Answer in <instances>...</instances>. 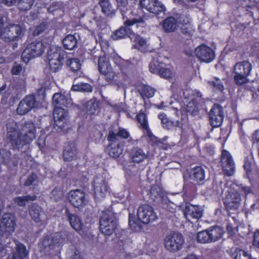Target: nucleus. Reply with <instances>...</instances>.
Masks as SVG:
<instances>
[{
  "label": "nucleus",
  "mask_w": 259,
  "mask_h": 259,
  "mask_svg": "<svg viewBox=\"0 0 259 259\" xmlns=\"http://www.w3.org/2000/svg\"><path fill=\"white\" fill-rule=\"evenodd\" d=\"M7 130L8 137L11 144L16 147L28 143L35 138V127L32 122L23 125L21 133L17 130V125L15 122L8 124Z\"/></svg>",
  "instance_id": "f257e3e1"
},
{
  "label": "nucleus",
  "mask_w": 259,
  "mask_h": 259,
  "mask_svg": "<svg viewBox=\"0 0 259 259\" xmlns=\"http://www.w3.org/2000/svg\"><path fill=\"white\" fill-rule=\"evenodd\" d=\"M22 33V28L18 24L9 23L8 18L0 14V38L6 42L17 40Z\"/></svg>",
  "instance_id": "f03ea898"
},
{
  "label": "nucleus",
  "mask_w": 259,
  "mask_h": 259,
  "mask_svg": "<svg viewBox=\"0 0 259 259\" xmlns=\"http://www.w3.org/2000/svg\"><path fill=\"white\" fill-rule=\"evenodd\" d=\"M252 69L251 64L248 61L237 63L234 67V79L238 85H243L249 82L248 76Z\"/></svg>",
  "instance_id": "7ed1b4c3"
},
{
  "label": "nucleus",
  "mask_w": 259,
  "mask_h": 259,
  "mask_svg": "<svg viewBox=\"0 0 259 259\" xmlns=\"http://www.w3.org/2000/svg\"><path fill=\"white\" fill-rule=\"evenodd\" d=\"M45 46L41 41L35 40L29 44L23 51L21 58L27 63L30 60L41 56L44 53Z\"/></svg>",
  "instance_id": "20e7f679"
},
{
  "label": "nucleus",
  "mask_w": 259,
  "mask_h": 259,
  "mask_svg": "<svg viewBox=\"0 0 259 259\" xmlns=\"http://www.w3.org/2000/svg\"><path fill=\"white\" fill-rule=\"evenodd\" d=\"M117 227V220L111 211L103 212L100 221V229L105 235H110Z\"/></svg>",
  "instance_id": "39448f33"
},
{
  "label": "nucleus",
  "mask_w": 259,
  "mask_h": 259,
  "mask_svg": "<svg viewBox=\"0 0 259 259\" xmlns=\"http://www.w3.org/2000/svg\"><path fill=\"white\" fill-rule=\"evenodd\" d=\"M16 226L15 215L11 213L4 214L0 222V236L9 237L14 232Z\"/></svg>",
  "instance_id": "423d86ee"
},
{
  "label": "nucleus",
  "mask_w": 259,
  "mask_h": 259,
  "mask_svg": "<svg viewBox=\"0 0 259 259\" xmlns=\"http://www.w3.org/2000/svg\"><path fill=\"white\" fill-rule=\"evenodd\" d=\"M184 242V237L181 234L173 233L165 236L164 245L168 251L176 252L183 248Z\"/></svg>",
  "instance_id": "0eeeda50"
},
{
  "label": "nucleus",
  "mask_w": 259,
  "mask_h": 259,
  "mask_svg": "<svg viewBox=\"0 0 259 259\" xmlns=\"http://www.w3.org/2000/svg\"><path fill=\"white\" fill-rule=\"evenodd\" d=\"M98 69L108 82L112 81L118 73L111 67L109 60L105 56H101L98 59Z\"/></svg>",
  "instance_id": "6e6552de"
},
{
  "label": "nucleus",
  "mask_w": 259,
  "mask_h": 259,
  "mask_svg": "<svg viewBox=\"0 0 259 259\" xmlns=\"http://www.w3.org/2000/svg\"><path fill=\"white\" fill-rule=\"evenodd\" d=\"M93 187L95 198L99 200L104 198L110 190L108 183L104 178L101 177L95 178Z\"/></svg>",
  "instance_id": "1a4fd4ad"
},
{
  "label": "nucleus",
  "mask_w": 259,
  "mask_h": 259,
  "mask_svg": "<svg viewBox=\"0 0 259 259\" xmlns=\"http://www.w3.org/2000/svg\"><path fill=\"white\" fill-rule=\"evenodd\" d=\"M186 219L189 221L193 223L201 218L203 215V209L198 205L186 204L183 210Z\"/></svg>",
  "instance_id": "9d476101"
},
{
  "label": "nucleus",
  "mask_w": 259,
  "mask_h": 259,
  "mask_svg": "<svg viewBox=\"0 0 259 259\" xmlns=\"http://www.w3.org/2000/svg\"><path fill=\"white\" fill-rule=\"evenodd\" d=\"M137 215L141 222L148 224L156 219V215L153 208L149 205L140 206L137 211Z\"/></svg>",
  "instance_id": "9b49d317"
},
{
  "label": "nucleus",
  "mask_w": 259,
  "mask_h": 259,
  "mask_svg": "<svg viewBox=\"0 0 259 259\" xmlns=\"http://www.w3.org/2000/svg\"><path fill=\"white\" fill-rule=\"evenodd\" d=\"M36 106V102L34 96L29 95L25 96L19 103L16 109L19 115H25Z\"/></svg>",
  "instance_id": "f8f14e48"
},
{
  "label": "nucleus",
  "mask_w": 259,
  "mask_h": 259,
  "mask_svg": "<svg viewBox=\"0 0 259 259\" xmlns=\"http://www.w3.org/2000/svg\"><path fill=\"white\" fill-rule=\"evenodd\" d=\"M141 7L150 13L158 14L166 10L164 6L158 0H140Z\"/></svg>",
  "instance_id": "ddd939ff"
},
{
  "label": "nucleus",
  "mask_w": 259,
  "mask_h": 259,
  "mask_svg": "<svg viewBox=\"0 0 259 259\" xmlns=\"http://www.w3.org/2000/svg\"><path fill=\"white\" fill-rule=\"evenodd\" d=\"M221 163L225 173L228 176H232L235 172V163L230 153L223 150L221 155Z\"/></svg>",
  "instance_id": "4468645a"
},
{
  "label": "nucleus",
  "mask_w": 259,
  "mask_h": 259,
  "mask_svg": "<svg viewBox=\"0 0 259 259\" xmlns=\"http://www.w3.org/2000/svg\"><path fill=\"white\" fill-rule=\"evenodd\" d=\"M196 57L201 61L210 62L214 58V54L212 50L206 45L197 47L194 51Z\"/></svg>",
  "instance_id": "2eb2a0df"
},
{
  "label": "nucleus",
  "mask_w": 259,
  "mask_h": 259,
  "mask_svg": "<svg viewBox=\"0 0 259 259\" xmlns=\"http://www.w3.org/2000/svg\"><path fill=\"white\" fill-rule=\"evenodd\" d=\"M69 202L74 207L79 208L86 203L84 193L80 190L71 191L67 194Z\"/></svg>",
  "instance_id": "dca6fc26"
},
{
  "label": "nucleus",
  "mask_w": 259,
  "mask_h": 259,
  "mask_svg": "<svg viewBox=\"0 0 259 259\" xmlns=\"http://www.w3.org/2000/svg\"><path fill=\"white\" fill-rule=\"evenodd\" d=\"M209 116L210 123L212 126H220L224 117L222 108L219 105H214L210 110Z\"/></svg>",
  "instance_id": "f3484780"
},
{
  "label": "nucleus",
  "mask_w": 259,
  "mask_h": 259,
  "mask_svg": "<svg viewBox=\"0 0 259 259\" xmlns=\"http://www.w3.org/2000/svg\"><path fill=\"white\" fill-rule=\"evenodd\" d=\"M53 116L56 125L64 128L68 120L67 111L62 107H55Z\"/></svg>",
  "instance_id": "a211bd4d"
},
{
  "label": "nucleus",
  "mask_w": 259,
  "mask_h": 259,
  "mask_svg": "<svg viewBox=\"0 0 259 259\" xmlns=\"http://www.w3.org/2000/svg\"><path fill=\"white\" fill-rule=\"evenodd\" d=\"M131 40L134 43L133 48L145 53L150 51V45L147 44V41L141 36L135 33L130 35Z\"/></svg>",
  "instance_id": "6ab92c4d"
},
{
  "label": "nucleus",
  "mask_w": 259,
  "mask_h": 259,
  "mask_svg": "<svg viewBox=\"0 0 259 259\" xmlns=\"http://www.w3.org/2000/svg\"><path fill=\"white\" fill-rule=\"evenodd\" d=\"M240 195L237 191L229 192L224 198L225 204L230 209H237L240 205Z\"/></svg>",
  "instance_id": "aec40b11"
},
{
  "label": "nucleus",
  "mask_w": 259,
  "mask_h": 259,
  "mask_svg": "<svg viewBox=\"0 0 259 259\" xmlns=\"http://www.w3.org/2000/svg\"><path fill=\"white\" fill-rule=\"evenodd\" d=\"M201 100V94L199 92L196 93V98L194 95L190 99H185L184 101V104L186 105L185 108L187 112L191 113L192 114L195 115L198 111V103Z\"/></svg>",
  "instance_id": "412c9836"
},
{
  "label": "nucleus",
  "mask_w": 259,
  "mask_h": 259,
  "mask_svg": "<svg viewBox=\"0 0 259 259\" xmlns=\"http://www.w3.org/2000/svg\"><path fill=\"white\" fill-rule=\"evenodd\" d=\"M65 213L67 215L68 220L72 229L77 232L81 231L83 227V223L77 215L71 213L68 208L65 209Z\"/></svg>",
  "instance_id": "4be33fe9"
},
{
  "label": "nucleus",
  "mask_w": 259,
  "mask_h": 259,
  "mask_svg": "<svg viewBox=\"0 0 259 259\" xmlns=\"http://www.w3.org/2000/svg\"><path fill=\"white\" fill-rule=\"evenodd\" d=\"M65 53L60 48L51 46L48 52V62L55 60H64Z\"/></svg>",
  "instance_id": "5701e85b"
},
{
  "label": "nucleus",
  "mask_w": 259,
  "mask_h": 259,
  "mask_svg": "<svg viewBox=\"0 0 259 259\" xmlns=\"http://www.w3.org/2000/svg\"><path fill=\"white\" fill-rule=\"evenodd\" d=\"M99 102L94 99L85 102L82 107V110L87 115H95L98 111Z\"/></svg>",
  "instance_id": "b1692460"
},
{
  "label": "nucleus",
  "mask_w": 259,
  "mask_h": 259,
  "mask_svg": "<svg viewBox=\"0 0 259 259\" xmlns=\"http://www.w3.org/2000/svg\"><path fill=\"white\" fill-rule=\"evenodd\" d=\"M178 22L176 18L169 17L162 22V27L165 32L170 33L175 31L178 27Z\"/></svg>",
  "instance_id": "393cba45"
},
{
  "label": "nucleus",
  "mask_w": 259,
  "mask_h": 259,
  "mask_svg": "<svg viewBox=\"0 0 259 259\" xmlns=\"http://www.w3.org/2000/svg\"><path fill=\"white\" fill-rule=\"evenodd\" d=\"M15 250L14 252L9 255L8 259H24L28 254L25 246L22 244H17Z\"/></svg>",
  "instance_id": "a878e982"
},
{
  "label": "nucleus",
  "mask_w": 259,
  "mask_h": 259,
  "mask_svg": "<svg viewBox=\"0 0 259 259\" xmlns=\"http://www.w3.org/2000/svg\"><path fill=\"white\" fill-rule=\"evenodd\" d=\"M211 242L217 241L223 237L224 231L219 226H215L209 228L207 229Z\"/></svg>",
  "instance_id": "bb28decb"
},
{
  "label": "nucleus",
  "mask_w": 259,
  "mask_h": 259,
  "mask_svg": "<svg viewBox=\"0 0 259 259\" xmlns=\"http://www.w3.org/2000/svg\"><path fill=\"white\" fill-rule=\"evenodd\" d=\"M204 170L201 167H196L192 170L190 178L196 183L203 182L205 179Z\"/></svg>",
  "instance_id": "cd10ccee"
},
{
  "label": "nucleus",
  "mask_w": 259,
  "mask_h": 259,
  "mask_svg": "<svg viewBox=\"0 0 259 259\" xmlns=\"http://www.w3.org/2000/svg\"><path fill=\"white\" fill-rule=\"evenodd\" d=\"M153 65H154L153 63H151L149 65V69L151 72L158 74L160 76L165 78H169L172 76L173 72L169 68L164 67H161L160 69L153 68Z\"/></svg>",
  "instance_id": "c85d7f7f"
},
{
  "label": "nucleus",
  "mask_w": 259,
  "mask_h": 259,
  "mask_svg": "<svg viewBox=\"0 0 259 259\" xmlns=\"http://www.w3.org/2000/svg\"><path fill=\"white\" fill-rule=\"evenodd\" d=\"M76 151L74 144H66L63 152L64 159L66 161H71L76 156Z\"/></svg>",
  "instance_id": "c756f323"
},
{
  "label": "nucleus",
  "mask_w": 259,
  "mask_h": 259,
  "mask_svg": "<svg viewBox=\"0 0 259 259\" xmlns=\"http://www.w3.org/2000/svg\"><path fill=\"white\" fill-rule=\"evenodd\" d=\"M30 215L35 222L39 223L42 220L44 212L40 206L33 205L30 209Z\"/></svg>",
  "instance_id": "7c9ffc66"
},
{
  "label": "nucleus",
  "mask_w": 259,
  "mask_h": 259,
  "mask_svg": "<svg viewBox=\"0 0 259 259\" xmlns=\"http://www.w3.org/2000/svg\"><path fill=\"white\" fill-rule=\"evenodd\" d=\"M99 5L101 8L102 13L109 16L115 14V11L113 8L109 0H100Z\"/></svg>",
  "instance_id": "2f4dec72"
},
{
  "label": "nucleus",
  "mask_w": 259,
  "mask_h": 259,
  "mask_svg": "<svg viewBox=\"0 0 259 259\" xmlns=\"http://www.w3.org/2000/svg\"><path fill=\"white\" fill-rule=\"evenodd\" d=\"M131 157L133 162L140 163L145 160L147 155L142 149L135 148L132 150Z\"/></svg>",
  "instance_id": "473e14b6"
},
{
  "label": "nucleus",
  "mask_w": 259,
  "mask_h": 259,
  "mask_svg": "<svg viewBox=\"0 0 259 259\" xmlns=\"http://www.w3.org/2000/svg\"><path fill=\"white\" fill-rule=\"evenodd\" d=\"M138 91L144 99L152 97L156 91L155 89L147 85L141 86Z\"/></svg>",
  "instance_id": "72a5a7b5"
},
{
  "label": "nucleus",
  "mask_w": 259,
  "mask_h": 259,
  "mask_svg": "<svg viewBox=\"0 0 259 259\" xmlns=\"http://www.w3.org/2000/svg\"><path fill=\"white\" fill-rule=\"evenodd\" d=\"M63 44L66 49L71 50L77 45V39L74 35H67L63 40Z\"/></svg>",
  "instance_id": "f704fd0d"
},
{
  "label": "nucleus",
  "mask_w": 259,
  "mask_h": 259,
  "mask_svg": "<svg viewBox=\"0 0 259 259\" xmlns=\"http://www.w3.org/2000/svg\"><path fill=\"white\" fill-rule=\"evenodd\" d=\"M36 196L26 195L22 196H17L14 198V202L19 206H24L26 203L29 201H32L35 200Z\"/></svg>",
  "instance_id": "c9c22d12"
},
{
  "label": "nucleus",
  "mask_w": 259,
  "mask_h": 259,
  "mask_svg": "<svg viewBox=\"0 0 259 259\" xmlns=\"http://www.w3.org/2000/svg\"><path fill=\"white\" fill-rule=\"evenodd\" d=\"M53 102L55 107L67 106V99L64 95L56 93L53 96Z\"/></svg>",
  "instance_id": "e433bc0d"
},
{
  "label": "nucleus",
  "mask_w": 259,
  "mask_h": 259,
  "mask_svg": "<svg viewBox=\"0 0 259 259\" xmlns=\"http://www.w3.org/2000/svg\"><path fill=\"white\" fill-rule=\"evenodd\" d=\"M159 118L161 120L163 127L168 130L171 129L175 126H177L179 124V122L175 123L173 121H170L167 118L166 115L163 113L159 114Z\"/></svg>",
  "instance_id": "4c0bfd02"
},
{
  "label": "nucleus",
  "mask_w": 259,
  "mask_h": 259,
  "mask_svg": "<svg viewBox=\"0 0 259 259\" xmlns=\"http://www.w3.org/2000/svg\"><path fill=\"white\" fill-rule=\"evenodd\" d=\"M207 230L199 232L197 234L196 239L198 242L205 244L211 243Z\"/></svg>",
  "instance_id": "58836bf2"
},
{
  "label": "nucleus",
  "mask_w": 259,
  "mask_h": 259,
  "mask_svg": "<svg viewBox=\"0 0 259 259\" xmlns=\"http://www.w3.org/2000/svg\"><path fill=\"white\" fill-rule=\"evenodd\" d=\"M35 0H18V7L21 11H27L31 9Z\"/></svg>",
  "instance_id": "ea45409f"
},
{
  "label": "nucleus",
  "mask_w": 259,
  "mask_h": 259,
  "mask_svg": "<svg viewBox=\"0 0 259 259\" xmlns=\"http://www.w3.org/2000/svg\"><path fill=\"white\" fill-rule=\"evenodd\" d=\"M138 122L140 123L141 127L145 130L148 134L150 132V130L148 124L147 117L143 112H140L137 116Z\"/></svg>",
  "instance_id": "a19ab883"
},
{
  "label": "nucleus",
  "mask_w": 259,
  "mask_h": 259,
  "mask_svg": "<svg viewBox=\"0 0 259 259\" xmlns=\"http://www.w3.org/2000/svg\"><path fill=\"white\" fill-rule=\"evenodd\" d=\"M38 184L39 179L37 175L33 173L27 177L24 185L26 187L32 186L34 188L35 186H37Z\"/></svg>",
  "instance_id": "79ce46f5"
},
{
  "label": "nucleus",
  "mask_w": 259,
  "mask_h": 259,
  "mask_svg": "<svg viewBox=\"0 0 259 259\" xmlns=\"http://www.w3.org/2000/svg\"><path fill=\"white\" fill-rule=\"evenodd\" d=\"M53 241L54 248L59 247L60 245L64 243L65 239L60 233H57L51 237Z\"/></svg>",
  "instance_id": "37998d69"
},
{
  "label": "nucleus",
  "mask_w": 259,
  "mask_h": 259,
  "mask_svg": "<svg viewBox=\"0 0 259 259\" xmlns=\"http://www.w3.org/2000/svg\"><path fill=\"white\" fill-rule=\"evenodd\" d=\"M233 256L234 259H250L249 254L242 249H236Z\"/></svg>",
  "instance_id": "c03bdc74"
},
{
  "label": "nucleus",
  "mask_w": 259,
  "mask_h": 259,
  "mask_svg": "<svg viewBox=\"0 0 259 259\" xmlns=\"http://www.w3.org/2000/svg\"><path fill=\"white\" fill-rule=\"evenodd\" d=\"M209 85L215 90L222 91L224 90V85L219 78H214L213 79L208 81Z\"/></svg>",
  "instance_id": "a18cd8bd"
},
{
  "label": "nucleus",
  "mask_w": 259,
  "mask_h": 259,
  "mask_svg": "<svg viewBox=\"0 0 259 259\" xmlns=\"http://www.w3.org/2000/svg\"><path fill=\"white\" fill-rule=\"evenodd\" d=\"M128 220L129 225L131 228L134 230H137V229L140 228L141 221L139 219L137 220L132 214L130 213Z\"/></svg>",
  "instance_id": "49530a36"
},
{
  "label": "nucleus",
  "mask_w": 259,
  "mask_h": 259,
  "mask_svg": "<svg viewBox=\"0 0 259 259\" xmlns=\"http://www.w3.org/2000/svg\"><path fill=\"white\" fill-rule=\"evenodd\" d=\"M67 64L70 68V69L73 71L78 70L81 66L79 60L76 58L69 59L67 61Z\"/></svg>",
  "instance_id": "de8ad7c7"
},
{
  "label": "nucleus",
  "mask_w": 259,
  "mask_h": 259,
  "mask_svg": "<svg viewBox=\"0 0 259 259\" xmlns=\"http://www.w3.org/2000/svg\"><path fill=\"white\" fill-rule=\"evenodd\" d=\"M122 151L123 150L120 145L118 144L116 146L111 147L110 149L109 155L113 158H117L122 154Z\"/></svg>",
  "instance_id": "09e8293b"
},
{
  "label": "nucleus",
  "mask_w": 259,
  "mask_h": 259,
  "mask_svg": "<svg viewBox=\"0 0 259 259\" xmlns=\"http://www.w3.org/2000/svg\"><path fill=\"white\" fill-rule=\"evenodd\" d=\"M126 34V30L123 27H120L119 29L115 31L111 35L113 39L116 40L123 38Z\"/></svg>",
  "instance_id": "8fccbe9b"
},
{
  "label": "nucleus",
  "mask_w": 259,
  "mask_h": 259,
  "mask_svg": "<svg viewBox=\"0 0 259 259\" xmlns=\"http://www.w3.org/2000/svg\"><path fill=\"white\" fill-rule=\"evenodd\" d=\"M63 60H59L49 62L51 70L54 72H56L61 69L62 66Z\"/></svg>",
  "instance_id": "3c124183"
},
{
  "label": "nucleus",
  "mask_w": 259,
  "mask_h": 259,
  "mask_svg": "<svg viewBox=\"0 0 259 259\" xmlns=\"http://www.w3.org/2000/svg\"><path fill=\"white\" fill-rule=\"evenodd\" d=\"M144 24V19L143 17H139L138 18H134L132 20H127L124 22L126 26H130L134 24Z\"/></svg>",
  "instance_id": "603ef678"
},
{
  "label": "nucleus",
  "mask_w": 259,
  "mask_h": 259,
  "mask_svg": "<svg viewBox=\"0 0 259 259\" xmlns=\"http://www.w3.org/2000/svg\"><path fill=\"white\" fill-rule=\"evenodd\" d=\"M162 193V190L158 186L155 185L151 187L150 190V195L151 196L157 198L158 196H161Z\"/></svg>",
  "instance_id": "864d4df0"
},
{
  "label": "nucleus",
  "mask_w": 259,
  "mask_h": 259,
  "mask_svg": "<svg viewBox=\"0 0 259 259\" xmlns=\"http://www.w3.org/2000/svg\"><path fill=\"white\" fill-rule=\"evenodd\" d=\"M10 153L5 150H0V161L3 162H8L10 158Z\"/></svg>",
  "instance_id": "5fc2aeb1"
},
{
  "label": "nucleus",
  "mask_w": 259,
  "mask_h": 259,
  "mask_svg": "<svg viewBox=\"0 0 259 259\" xmlns=\"http://www.w3.org/2000/svg\"><path fill=\"white\" fill-rule=\"evenodd\" d=\"M117 3V8L123 12H125L127 11V0H115Z\"/></svg>",
  "instance_id": "6e6d98bb"
},
{
  "label": "nucleus",
  "mask_w": 259,
  "mask_h": 259,
  "mask_svg": "<svg viewBox=\"0 0 259 259\" xmlns=\"http://www.w3.org/2000/svg\"><path fill=\"white\" fill-rule=\"evenodd\" d=\"M247 7L250 9L259 8V0H243Z\"/></svg>",
  "instance_id": "4d7b16f0"
},
{
  "label": "nucleus",
  "mask_w": 259,
  "mask_h": 259,
  "mask_svg": "<svg viewBox=\"0 0 259 259\" xmlns=\"http://www.w3.org/2000/svg\"><path fill=\"white\" fill-rule=\"evenodd\" d=\"M42 245L45 248H48L50 249L54 248L51 238L49 237H46L44 239L42 242Z\"/></svg>",
  "instance_id": "13d9d810"
},
{
  "label": "nucleus",
  "mask_w": 259,
  "mask_h": 259,
  "mask_svg": "<svg viewBox=\"0 0 259 259\" xmlns=\"http://www.w3.org/2000/svg\"><path fill=\"white\" fill-rule=\"evenodd\" d=\"M46 28V24L45 23H42L36 27L33 32V34L35 36L38 35L40 33L42 32Z\"/></svg>",
  "instance_id": "bf43d9fd"
},
{
  "label": "nucleus",
  "mask_w": 259,
  "mask_h": 259,
  "mask_svg": "<svg viewBox=\"0 0 259 259\" xmlns=\"http://www.w3.org/2000/svg\"><path fill=\"white\" fill-rule=\"evenodd\" d=\"M179 24H187L190 22V18L186 15H181L176 19Z\"/></svg>",
  "instance_id": "052dcab7"
},
{
  "label": "nucleus",
  "mask_w": 259,
  "mask_h": 259,
  "mask_svg": "<svg viewBox=\"0 0 259 259\" xmlns=\"http://www.w3.org/2000/svg\"><path fill=\"white\" fill-rule=\"evenodd\" d=\"M117 135L118 136L123 139H127L130 136L129 133L124 128H119Z\"/></svg>",
  "instance_id": "680f3d73"
},
{
  "label": "nucleus",
  "mask_w": 259,
  "mask_h": 259,
  "mask_svg": "<svg viewBox=\"0 0 259 259\" xmlns=\"http://www.w3.org/2000/svg\"><path fill=\"white\" fill-rule=\"evenodd\" d=\"M80 92H90L92 91V87L88 83H81Z\"/></svg>",
  "instance_id": "e2e57ef3"
},
{
  "label": "nucleus",
  "mask_w": 259,
  "mask_h": 259,
  "mask_svg": "<svg viewBox=\"0 0 259 259\" xmlns=\"http://www.w3.org/2000/svg\"><path fill=\"white\" fill-rule=\"evenodd\" d=\"M22 71V67L20 65H17L14 66L12 69V73L14 75H18Z\"/></svg>",
  "instance_id": "0e129e2a"
},
{
  "label": "nucleus",
  "mask_w": 259,
  "mask_h": 259,
  "mask_svg": "<svg viewBox=\"0 0 259 259\" xmlns=\"http://www.w3.org/2000/svg\"><path fill=\"white\" fill-rule=\"evenodd\" d=\"M17 0H0V3L8 7L14 6L17 3Z\"/></svg>",
  "instance_id": "69168bd1"
},
{
  "label": "nucleus",
  "mask_w": 259,
  "mask_h": 259,
  "mask_svg": "<svg viewBox=\"0 0 259 259\" xmlns=\"http://www.w3.org/2000/svg\"><path fill=\"white\" fill-rule=\"evenodd\" d=\"M253 244L254 246L259 248V230L256 231L254 234Z\"/></svg>",
  "instance_id": "338daca9"
},
{
  "label": "nucleus",
  "mask_w": 259,
  "mask_h": 259,
  "mask_svg": "<svg viewBox=\"0 0 259 259\" xmlns=\"http://www.w3.org/2000/svg\"><path fill=\"white\" fill-rule=\"evenodd\" d=\"M117 136V133L115 134L113 132H110L107 137V140L110 142L115 141Z\"/></svg>",
  "instance_id": "774afa93"
}]
</instances>
